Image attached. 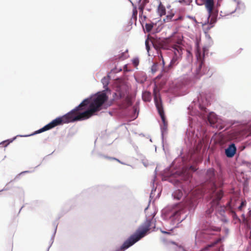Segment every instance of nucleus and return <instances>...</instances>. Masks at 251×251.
Returning <instances> with one entry per match:
<instances>
[{
	"mask_svg": "<svg viewBox=\"0 0 251 251\" xmlns=\"http://www.w3.org/2000/svg\"><path fill=\"white\" fill-rule=\"evenodd\" d=\"M107 100L108 96L104 92L98 93L92 99H86L75 109L63 116L52 120L36 131L35 133H41L64 124L88 119L97 115V113L102 109L103 104Z\"/></svg>",
	"mask_w": 251,
	"mask_h": 251,
	"instance_id": "nucleus-1",
	"label": "nucleus"
},
{
	"mask_svg": "<svg viewBox=\"0 0 251 251\" xmlns=\"http://www.w3.org/2000/svg\"><path fill=\"white\" fill-rule=\"evenodd\" d=\"M153 217L147 219L122 245L120 248L115 251H124L136 242L145 237L151 229L152 225Z\"/></svg>",
	"mask_w": 251,
	"mask_h": 251,
	"instance_id": "nucleus-2",
	"label": "nucleus"
},
{
	"mask_svg": "<svg viewBox=\"0 0 251 251\" xmlns=\"http://www.w3.org/2000/svg\"><path fill=\"white\" fill-rule=\"evenodd\" d=\"M181 43V40L180 39L177 41V44H174L171 47L170 50L173 52V56L168 68L164 69L165 72H169L174 66L177 64L178 61L181 58L183 49L180 46Z\"/></svg>",
	"mask_w": 251,
	"mask_h": 251,
	"instance_id": "nucleus-3",
	"label": "nucleus"
},
{
	"mask_svg": "<svg viewBox=\"0 0 251 251\" xmlns=\"http://www.w3.org/2000/svg\"><path fill=\"white\" fill-rule=\"evenodd\" d=\"M206 177L207 180L211 183V194H215L217 192L222 191L221 190H217V187L222 185V177L219 176H216L214 170L213 168L207 170Z\"/></svg>",
	"mask_w": 251,
	"mask_h": 251,
	"instance_id": "nucleus-4",
	"label": "nucleus"
},
{
	"mask_svg": "<svg viewBox=\"0 0 251 251\" xmlns=\"http://www.w3.org/2000/svg\"><path fill=\"white\" fill-rule=\"evenodd\" d=\"M153 95L154 96V102L157 109L158 112L161 117L164 126H167V122L166 121L164 112L160 96L159 90L158 89L156 85L154 86L153 88Z\"/></svg>",
	"mask_w": 251,
	"mask_h": 251,
	"instance_id": "nucleus-5",
	"label": "nucleus"
},
{
	"mask_svg": "<svg viewBox=\"0 0 251 251\" xmlns=\"http://www.w3.org/2000/svg\"><path fill=\"white\" fill-rule=\"evenodd\" d=\"M223 196V192L220 191L217 192L215 194H211V198L212 201L210 203V208L206 211V214L207 216H209L213 211L214 208H215L219 204L220 201Z\"/></svg>",
	"mask_w": 251,
	"mask_h": 251,
	"instance_id": "nucleus-6",
	"label": "nucleus"
},
{
	"mask_svg": "<svg viewBox=\"0 0 251 251\" xmlns=\"http://www.w3.org/2000/svg\"><path fill=\"white\" fill-rule=\"evenodd\" d=\"M236 148L234 144H232L226 149L225 153L227 157H232L236 153Z\"/></svg>",
	"mask_w": 251,
	"mask_h": 251,
	"instance_id": "nucleus-7",
	"label": "nucleus"
},
{
	"mask_svg": "<svg viewBox=\"0 0 251 251\" xmlns=\"http://www.w3.org/2000/svg\"><path fill=\"white\" fill-rule=\"evenodd\" d=\"M206 8L207 9L209 15L212 12L214 7V0H206L204 3Z\"/></svg>",
	"mask_w": 251,
	"mask_h": 251,
	"instance_id": "nucleus-8",
	"label": "nucleus"
},
{
	"mask_svg": "<svg viewBox=\"0 0 251 251\" xmlns=\"http://www.w3.org/2000/svg\"><path fill=\"white\" fill-rule=\"evenodd\" d=\"M157 13L160 17L164 16L166 14L165 7L162 4L161 2H160L158 6Z\"/></svg>",
	"mask_w": 251,
	"mask_h": 251,
	"instance_id": "nucleus-9",
	"label": "nucleus"
},
{
	"mask_svg": "<svg viewBox=\"0 0 251 251\" xmlns=\"http://www.w3.org/2000/svg\"><path fill=\"white\" fill-rule=\"evenodd\" d=\"M238 133L235 131H231L228 134L227 139L228 140H234L237 139Z\"/></svg>",
	"mask_w": 251,
	"mask_h": 251,
	"instance_id": "nucleus-10",
	"label": "nucleus"
},
{
	"mask_svg": "<svg viewBox=\"0 0 251 251\" xmlns=\"http://www.w3.org/2000/svg\"><path fill=\"white\" fill-rule=\"evenodd\" d=\"M151 93L148 91L143 93L142 98L145 101H150L151 100Z\"/></svg>",
	"mask_w": 251,
	"mask_h": 251,
	"instance_id": "nucleus-11",
	"label": "nucleus"
},
{
	"mask_svg": "<svg viewBox=\"0 0 251 251\" xmlns=\"http://www.w3.org/2000/svg\"><path fill=\"white\" fill-rule=\"evenodd\" d=\"M221 239L220 238L218 239L216 241L214 242L213 243L207 245L203 249H202L201 251H206L208 250L210 248L214 247L215 245L218 244L221 241Z\"/></svg>",
	"mask_w": 251,
	"mask_h": 251,
	"instance_id": "nucleus-12",
	"label": "nucleus"
},
{
	"mask_svg": "<svg viewBox=\"0 0 251 251\" xmlns=\"http://www.w3.org/2000/svg\"><path fill=\"white\" fill-rule=\"evenodd\" d=\"M128 50H126L125 52L121 53L118 55V59L120 60H125L128 57Z\"/></svg>",
	"mask_w": 251,
	"mask_h": 251,
	"instance_id": "nucleus-13",
	"label": "nucleus"
},
{
	"mask_svg": "<svg viewBox=\"0 0 251 251\" xmlns=\"http://www.w3.org/2000/svg\"><path fill=\"white\" fill-rule=\"evenodd\" d=\"M196 56L198 60L200 62V67H201L203 63V57L204 54L201 55V53L198 50L196 54Z\"/></svg>",
	"mask_w": 251,
	"mask_h": 251,
	"instance_id": "nucleus-14",
	"label": "nucleus"
},
{
	"mask_svg": "<svg viewBox=\"0 0 251 251\" xmlns=\"http://www.w3.org/2000/svg\"><path fill=\"white\" fill-rule=\"evenodd\" d=\"M173 196L175 199L180 200L182 196V193L181 190H177L174 193Z\"/></svg>",
	"mask_w": 251,
	"mask_h": 251,
	"instance_id": "nucleus-15",
	"label": "nucleus"
},
{
	"mask_svg": "<svg viewBox=\"0 0 251 251\" xmlns=\"http://www.w3.org/2000/svg\"><path fill=\"white\" fill-rule=\"evenodd\" d=\"M208 120L210 124L211 125H213L216 123L217 121V118L215 117V116L213 114H211L208 117Z\"/></svg>",
	"mask_w": 251,
	"mask_h": 251,
	"instance_id": "nucleus-16",
	"label": "nucleus"
},
{
	"mask_svg": "<svg viewBox=\"0 0 251 251\" xmlns=\"http://www.w3.org/2000/svg\"><path fill=\"white\" fill-rule=\"evenodd\" d=\"M132 5L133 7V10H132V17L136 19L137 15V7L135 5H134L133 3H132Z\"/></svg>",
	"mask_w": 251,
	"mask_h": 251,
	"instance_id": "nucleus-17",
	"label": "nucleus"
},
{
	"mask_svg": "<svg viewBox=\"0 0 251 251\" xmlns=\"http://www.w3.org/2000/svg\"><path fill=\"white\" fill-rule=\"evenodd\" d=\"M246 236L247 238L251 240V229L250 226H247V228L246 232Z\"/></svg>",
	"mask_w": 251,
	"mask_h": 251,
	"instance_id": "nucleus-18",
	"label": "nucleus"
},
{
	"mask_svg": "<svg viewBox=\"0 0 251 251\" xmlns=\"http://www.w3.org/2000/svg\"><path fill=\"white\" fill-rule=\"evenodd\" d=\"M153 27V24H146L145 25L146 30L148 32H150Z\"/></svg>",
	"mask_w": 251,
	"mask_h": 251,
	"instance_id": "nucleus-19",
	"label": "nucleus"
},
{
	"mask_svg": "<svg viewBox=\"0 0 251 251\" xmlns=\"http://www.w3.org/2000/svg\"><path fill=\"white\" fill-rule=\"evenodd\" d=\"M146 4H145L144 3L142 2L139 6V13L140 15H141L143 13V11L145 8V7L146 6Z\"/></svg>",
	"mask_w": 251,
	"mask_h": 251,
	"instance_id": "nucleus-20",
	"label": "nucleus"
},
{
	"mask_svg": "<svg viewBox=\"0 0 251 251\" xmlns=\"http://www.w3.org/2000/svg\"><path fill=\"white\" fill-rule=\"evenodd\" d=\"M125 103L127 107L131 105L132 102L131 98L128 97H127L125 99Z\"/></svg>",
	"mask_w": 251,
	"mask_h": 251,
	"instance_id": "nucleus-21",
	"label": "nucleus"
},
{
	"mask_svg": "<svg viewBox=\"0 0 251 251\" xmlns=\"http://www.w3.org/2000/svg\"><path fill=\"white\" fill-rule=\"evenodd\" d=\"M132 62L133 65V66L135 67H136L139 65V60L138 58H134L132 60Z\"/></svg>",
	"mask_w": 251,
	"mask_h": 251,
	"instance_id": "nucleus-22",
	"label": "nucleus"
},
{
	"mask_svg": "<svg viewBox=\"0 0 251 251\" xmlns=\"http://www.w3.org/2000/svg\"><path fill=\"white\" fill-rule=\"evenodd\" d=\"M108 77H104V78H103L101 80V82L102 83H103V84L104 85V86L105 87V86H107L108 84Z\"/></svg>",
	"mask_w": 251,
	"mask_h": 251,
	"instance_id": "nucleus-23",
	"label": "nucleus"
},
{
	"mask_svg": "<svg viewBox=\"0 0 251 251\" xmlns=\"http://www.w3.org/2000/svg\"><path fill=\"white\" fill-rule=\"evenodd\" d=\"M158 70L157 64H154L151 67V71L152 73H155Z\"/></svg>",
	"mask_w": 251,
	"mask_h": 251,
	"instance_id": "nucleus-24",
	"label": "nucleus"
},
{
	"mask_svg": "<svg viewBox=\"0 0 251 251\" xmlns=\"http://www.w3.org/2000/svg\"><path fill=\"white\" fill-rule=\"evenodd\" d=\"M206 0H196V2L198 5H202L204 4Z\"/></svg>",
	"mask_w": 251,
	"mask_h": 251,
	"instance_id": "nucleus-25",
	"label": "nucleus"
},
{
	"mask_svg": "<svg viewBox=\"0 0 251 251\" xmlns=\"http://www.w3.org/2000/svg\"><path fill=\"white\" fill-rule=\"evenodd\" d=\"M210 228L213 231H218V232L220 231L221 230V228L220 227L213 226H211Z\"/></svg>",
	"mask_w": 251,
	"mask_h": 251,
	"instance_id": "nucleus-26",
	"label": "nucleus"
},
{
	"mask_svg": "<svg viewBox=\"0 0 251 251\" xmlns=\"http://www.w3.org/2000/svg\"><path fill=\"white\" fill-rule=\"evenodd\" d=\"M103 157L105 158H106V159H111V160H117V161L118 162H120V161L118 159H116L115 158H114V157H108L107 156H103Z\"/></svg>",
	"mask_w": 251,
	"mask_h": 251,
	"instance_id": "nucleus-27",
	"label": "nucleus"
},
{
	"mask_svg": "<svg viewBox=\"0 0 251 251\" xmlns=\"http://www.w3.org/2000/svg\"><path fill=\"white\" fill-rule=\"evenodd\" d=\"M145 44H146V49L148 50V51H149V50H150V47H149L148 41H146Z\"/></svg>",
	"mask_w": 251,
	"mask_h": 251,
	"instance_id": "nucleus-28",
	"label": "nucleus"
},
{
	"mask_svg": "<svg viewBox=\"0 0 251 251\" xmlns=\"http://www.w3.org/2000/svg\"><path fill=\"white\" fill-rule=\"evenodd\" d=\"M160 57L162 58V65H163V67H164V66H165V61H164V60L163 58V56L162 55V54H160ZM167 67H165V68H164H164H166ZM164 72H165L164 70H163Z\"/></svg>",
	"mask_w": 251,
	"mask_h": 251,
	"instance_id": "nucleus-29",
	"label": "nucleus"
},
{
	"mask_svg": "<svg viewBox=\"0 0 251 251\" xmlns=\"http://www.w3.org/2000/svg\"><path fill=\"white\" fill-rule=\"evenodd\" d=\"M248 131L249 132V134L251 135V125L248 127Z\"/></svg>",
	"mask_w": 251,
	"mask_h": 251,
	"instance_id": "nucleus-30",
	"label": "nucleus"
},
{
	"mask_svg": "<svg viewBox=\"0 0 251 251\" xmlns=\"http://www.w3.org/2000/svg\"><path fill=\"white\" fill-rule=\"evenodd\" d=\"M215 22V20L213 21V23H210L209 25H208V29H209L213 26V24Z\"/></svg>",
	"mask_w": 251,
	"mask_h": 251,
	"instance_id": "nucleus-31",
	"label": "nucleus"
},
{
	"mask_svg": "<svg viewBox=\"0 0 251 251\" xmlns=\"http://www.w3.org/2000/svg\"><path fill=\"white\" fill-rule=\"evenodd\" d=\"M200 108H201L202 111H205V110H206V108H205V107H203V106H202L200 105Z\"/></svg>",
	"mask_w": 251,
	"mask_h": 251,
	"instance_id": "nucleus-32",
	"label": "nucleus"
},
{
	"mask_svg": "<svg viewBox=\"0 0 251 251\" xmlns=\"http://www.w3.org/2000/svg\"><path fill=\"white\" fill-rule=\"evenodd\" d=\"M244 205V203L243 202H242L241 204V205L239 206L238 208L240 209V210H241L242 209V206Z\"/></svg>",
	"mask_w": 251,
	"mask_h": 251,
	"instance_id": "nucleus-33",
	"label": "nucleus"
},
{
	"mask_svg": "<svg viewBox=\"0 0 251 251\" xmlns=\"http://www.w3.org/2000/svg\"><path fill=\"white\" fill-rule=\"evenodd\" d=\"M233 217L234 219L237 218V215L234 212H232Z\"/></svg>",
	"mask_w": 251,
	"mask_h": 251,
	"instance_id": "nucleus-34",
	"label": "nucleus"
},
{
	"mask_svg": "<svg viewBox=\"0 0 251 251\" xmlns=\"http://www.w3.org/2000/svg\"><path fill=\"white\" fill-rule=\"evenodd\" d=\"M142 2L147 4V3H148L149 2V0H144Z\"/></svg>",
	"mask_w": 251,
	"mask_h": 251,
	"instance_id": "nucleus-35",
	"label": "nucleus"
},
{
	"mask_svg": "<svg viewBox=\"0 0 251 251\" xmlns=\"http://www.w3.org/2000/svg\"><path fill=\"white\" fill-rule=\"evenodd\" d=\"M179 213H180V212H179V211H176V212H175V213L174 214V216H176V215H177L179 214Z\"/></svg>",
	"mask_w": 251,
	"mask_h": 251,
	"instance_id": "nucleus-36",
	"label": "nucleus"
},
{
	"mask_svg": "<svg viewBox=\"0 0 251 251\" xmlns=\"http://www.w3.org/2000/svg\"><path fill=\"white\" fill-rule=\"evenodd\" d=\"M162 232L163 233H165V234H170L169 232H167V231H162Z\"/></svg>",
	"mask_w": 251,
	"mask_h": 251,
	"instance_id": "nucleus-37",
	"label": "nucleus"
},
{
	"mask_svg": "<svg viewBox=\"0 0 251 251\" xmlns=\"http://www.w3.org/2000/svg\"><path fill=\"white\" fill-rule=\"evenodd\" d=\"M194 192H195L194 191L192 192L191 194H189V195H190V196H191V194H193H193H194Z\"/></svg>",
	"mask_w": 251,
	"mask_h": 251,
	"instance_id": "nucleus-38",
	"label": "nucleus"
},
{
	"mask_svg": "<svg viewBox=\"0 0 251 251\" xmlns=\"http://www.w3.org/2000/svg\"><path fill=\"white\" fill-rule=\"evenodd\" d=\"M141 0H139V3H140L141 2Z\"/></svg>",
	"mask_w": 251,
	"mask_h": 251,
	"instance_id": "nucleus-39",
	"label": "nucleus"
}]
</instances>
